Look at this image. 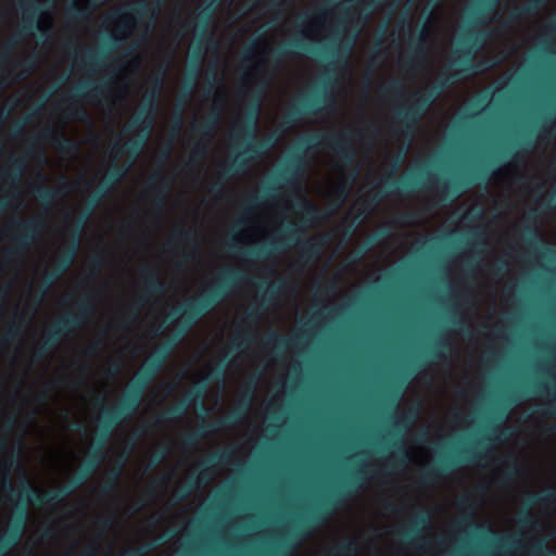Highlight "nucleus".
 <instances>
[{
    "label": "nucleus",
    "instance_id": "f8f14e48",
    "mask_svg": "<svg viewBox=\"0 0 556 556\" xmlns=\"http://www.w3.org/2000/svg\"><path fill=\"white\" fill-rule=\"evenodd\" d=\"M331 79L326 76L320 90L312 97L302 98L296 101L287 112L282 125L289 128L301 122L304 116L333 109L334 98L328 92V87L331 86Z\"/></svg>",
    "mask_w": 556,
    "mask_h": 556
},
{
    "label": "nucleus",
    "instance_id": "393cba45",
    "mask_svg": "<svg viewBox=\"0 0 556 556\" xmlns=\"http://www.w3.org/2000/svg\"><path fill=\"white\" fill-rule=\"evenodd\" d=\"M18 7L24 15V23L20 31L21 35H29L35 28L41 29L39 23V15L41 13L39 1L21 0Z\"/></svg>",
    "mask_w": 556,
    "mask_h": 556
},
{
    "label": "nucleus",
    "instance_id": "bf43d9fd",
    "mask_svg": "<svg viewBox=\"0 0 556 556\" xmlns=\"http://www.w3.org/2000/svg\"><path fill=\"white\" fill-rule=\"evenodd\" d=\"M294 545L290 541H285L280 548L275 553V556H289L290 547Z\"/></svg>",
    "mask_w": 556,
    "mask_h": 556
},
{
    "label": "nucleus",
    "instance_id": "423d86ee",
    "mask_svg": "<svg viewBox=\"0 0 556 556\" xmlns=\"http://www.w3.org/2000/svg\"><path fill=\"white\" fill-rule=\"evenodd\" d=\"M457 506L465 513L463 518L456 522L457 528L462 529L472 526L473 531L486 540L488 548L475 552L470 556H504L525 552L529 556H556V549L549 548L543 540H534L529 546H526L517 535L497 536L490 527L475 523L473 518L477 505L470 496L460 497Z\"/></svg>",
    "mask_w": 556,
    "mask_h": 556
},
{
    "label": "nucleus",
    "instance_id": "4be33fe9",
    "mask_svg": "<svg viewBox=\"0 0 556 556\" xmlns=\"http://www.w3.org/2000/svg\"><path fill=\"white\" fill-rule=\"evenodd\" d=\"M402 163H403V157L400 155L393 160L391 168L387 175L388 178H392L396 175ZM416 187H417V181L414 178L402 177L397 180L387 179L386 186H384V194L410 192V191L415 190Z\"/></svg>",
    "mask_w": 556,
    "mask_h": 556
},
{
    "label": "nucleus",
    "instance_id": "4c0bfd02",
    "mask_svg": "<svg viewBox=\"0 0 556 556\" xmlns=\"http://www.w3.org/2000/svg\"><path fill=\"white\" fill-rule=\"evenodd\" d=\"M261 287L264 288L263 295H262V302L265 305H267L268 303L273 302L278 296V294L282 290L283 283H282V281H278V282H274V283H268L266 286L262 285Z\"/></svg>",
    "mask_w": 556,
    "mask_h": 556
},
{
    "label": "nucleus",
    "instance_id": "052dcab7",
    "mask_svg": "<svg viewBox=\"0 0 556 556\" xmlns=\"http://www.w3.org/2000/svg\"><path fill=\"white\" fill-rule=\"evenodd\" d=\"M148 548H126L122 551L119 556H140L146 553Z\"/></svg>",
    "mask_w": 556,
    "mask_h": 556
},
{
    "label": "nucleus",
    "instance_id": "09e8293b",
    "mask_svg": "<svg viewBox=\"0 0 556 556\" xmlns=\"http://www.w3.org/2000/svg\"><path fill=\"white\" fill-rule=\"evenodd\" d=\"M253 338L254 337L252 334H241V333H238L231 340L230 346H231V349H235V350L238 351L243 343H245V344L251 343Z\"/></svg>",
    "mask_w": 556,
    "mask_h": 556
},
{
    "label": "nucleus",
    "instance_id": "6e6d98bb",
    "mask_svg": "<svg viewBox=\"0 0 556 556\" xmlns=\"http://www.w3.org/2000/svg\"><path fill=\"white\" fill-rule=\"evenodd\" d=\"M383 507L386 510H388L389 513H392V514H402L406 510V507L405 506H400V505H396L394 502L392 501H386L383 503Z\"/></svg>",
    "mask_w": 556,
    "mask_h": 556
},
{
    "label": "nucleus",
    "instance_id": "a211bd4d",
    "mask_svg": "<svg viewBox=\"0 0 556 556\" xmlns=\"http://www.w3.org/2000/svg\"><path fill=\"white\" fill-rule=\"evenodd\" d=\"M484 457V454L477 451L476 448H465L462 450L457 456L455 457H444L440 460V463L435 467L428 468L420 476V483L422 485H430L437 479L441 478L443 475L451 472L458 460L462 462H473L476 459H481Z\"/></svg>",
    "mask_w": 556,
    "mask_h": 556
},
{
    "label": "nucleus",
    "instance_id": "f257e3e1",
    "mask_svg": "<svg viewBox=\"0 0 556 556\" xmlns=\"http://www.w3.org/2000/svg\"><path fill=\"white\" fill-rule=\"evenodd\" d=\"M179 338L180 336L173 341L160 344L152 352L116 406L108 407L102 399H96L94 404L102 409L97 442L83 468L64 486L55 491H39L29 483L23 482L20 492L16 493L10 480L13 462L10 463L9 467L5 466V478L2 486L10 498L17 496V504L10 525L0 539V556L5 555L21 541L26 528L28 505L30 503L38 505L60 503L80 488L97 470L104 458L103 448L110 435L119 425L129 420L137 413L144 391L163 368Z\"/></svg>",
    "mask_w": 556,
    "mask_h": 556
},
{
    "label": "nucleus",
    "instance_id": "473e14b6",
    "mask_svg": "<svg viewBox=\"0 0 556 556\" xmlns=\"http://www.w3.org/2000/svg\"><path fill=\"white\" fill-rule=\"evenodd\" d=\"M150 185L154 188V190L157 192V197L154 201V204L157 208H162L164 203H165V200H166V197H167V192H168V184L164 181L163 178H161L160 176L155 175L151 178L150 180Z\"/></svg>",
    "mask_w": 556,
    "mask_h": 556
},
{
    "label": "nucleus",
    "instance_id": "f704fd0d",
    "mask_svg": "<svg viewBox=\"0 0 556 556\" xmlns=\"http://www.w3.org/2000/svg\"><path fill=\"white\" fill-rule=\"evenodd\" d=\"M126 460L127 455L123 456L118 466L109 472L108 481L102 485L103 494H109L115 489Z\"/></svg>",
    "mask_w": 556,
    "mask_h": 556
},
{
    "label": "nucleus",
    "instance_id": "4468645a",
    "mask_svg": "<svg viewBox=\"0 0 556 556\" xmlns=\"http://www.w3.org/2000/svg\"><path fill=\"white\" fill-rule=\"evenodd\" d=\"M254 389L255 382L252 383L249 393L244 395L239 406L230 414L218 420L202 424L195 431L188 433L184 439L185 445L187 447L194 446L206 434L240 424L251 406Z\"/></svg>",
    "mask_w": 556,
    "mask_h": 556
},
{
    "label": "nucleus",
    "instance_id": "79ce46f5",
    "mask_svg": "<svg viewBox=\"0 0 556 556\" xmlns=\"http://www.w3.org/2000/svg\"><path fill=\"white\" fill-rule=\"evenodd\" d=\"M264 344L265 345L274 344L278 349H286L290 344V339L287 338L286 336H282V334L276 333V332H270L267 336L266 340L264 341Z\"/></svg>",
    "mask_w": 556,
    "mask_h": 556
},
{
    "label": "nucleus",
    "instance_id": "e433bc0d",
    "mask_svg": "<svg viewBox=\"0 0 556 556\" xmlns=\"http://www.w3.org/2000/svg\"><path fill=\"white\" fill-rule=\"evenodd\" d=\"M357 552V543L353 540H345L331 549V556H352Z\"/></svg>",
    "mask_w": 556,
    "mask_h": 556
},
{
    "label": "nucleus",
    "instance_id": "1a4fd4ad",
    "mask_svg": "<svg viewBox=\"0 0 556 556\" xmlns=\"http://www.w3.org/2000/svg\"><path fill=\"white\" fill-rule=\"evenodd\" d=\"M304 229L302 227L289 224L275 239L268 244L258 247L245 252V255L253 258H268L277 252H280L291 245H299L303 256L309 261L319 257L325 241L318 239H301Z\"/></svg>",
    "mask_w": 556,
    "mask_h": 556
},
{
    "label": "nucleus",
    "instance_id": "0eeeda50",
    "mask_svg": "<svg viewBox=\"0 0 556 556\" xmlns=\"http://www.w3.org/2000/svg\"><path fill=\"white\" fill-rule=\"evenodd\" d=\"M242 275L235 268H226L210 289L195 300L187 301L182 306L173 309L167 318L169 321L180 320L184 325L182 336L187 329L215 308L226 299L236 282Z\"/></svg>",
    "mask_w": 556,
    "mask_h": 556
},
{
    "label": "nucleus",
    "instance_id": "603ef678",
    "mask_svg": "<svg viewBox=\"0 0 556 556\" xmlns=\"http://www.w3.org/2000/svg\"><path fill=\"white\" fill-rule=\"evenodd\" d=\"M261 317V312L255 308H249L243 317V321L249 325L255 324Z\"/></svg>",
    "mask_w": 556,
    "mask_h": 556
},
{
    "label": "nucleus",
    "instance_id": "c756f323",
    "mask_svg": "<svg viewBox=\"0 0 556 556\" xmlns=\"http://www.w3.org/2000/svg\"><path fill=\"white\" fill-rule=\"evenodd\" d=\"M231 458L230 452H219L211 455L199 464L200 476L207 480L208 469L213 468L217 464H227Z\"/></svg>",
    "mask_w": 556,
    "mask_h": 556
},
{
    "label": "nucleus",
    "instance_id": "0e129e2a",
    "mask_svg": "<svg viewBox=\"0 0 556 556\" xmlns=\"http://www.w3.org/2000/svg\"><path fill=\"white\" fill-rule=\"evenodd\" d=\"M118 22L124 29L131 26V21H130L129 14H118Z\"/></svg>",
    "mask_w": 556,
    "mask_h": 556
},
{
    "label": "nucleus",
    "instance_id": "72a5a7b5",
    "mask_svg": "<svg viewBox=\"0 0 556 556\" xmlns=\"http://www.w3.org/2000/svg\"><path fill=\"white\" fill-rule=\"evenodd\" d=\"M35 68V61L33 59H26L24 61L13 62L9 75L14 77L18 71L17 78L24 79L28 77Z\"/></svg>",
    "mask_w": 556,
    "mask_h": 556
},
{
    "label": "nucleus",
    "instance_id": "412c9836",
    "mask_svg": "<svg viewBox=\"0 0 556 556\" xmlns=\"http://www.w3.org/2000/svg\"><path fill=\"white\" fill-rule=\"evenodd\" d=\"M206 386H201L191 389L181 401L156 416L157 422H170L184 417L189 407L197 401L204 396Z\"/></svg>",
    "mask_w": 556,
    "mask_h": 556
},
{
    "label": "nucleus",
    "instance_id": "20e7f679",
    "mask_svg": "<svg viewBox=\"0 0 556 556\" xmlns=\"http://www.w3.org/2000/svg\"><path fill=\"white\" fill-rule=\"evenodd\" d=\"M484 36L480 31H470L463 39L462 47L457 50L452 65L457 68L453 74L441 78L427 92H416L414 102L396 111L397 122L401 124V134L412 137L421 118L445 90L446 87L464 78L465 75L473 74L480 70L481 63L472 61L473 53L482 46Z\"/></svg>",
    "mask_w": 556,
    "mask_h": 556
},
{
    "label": "nucleus",
    "instance_id": "69168bd1",
    "mask_svg": "<svg viewBox=\"0 0 556 556\" xmlns=\"http://www.w3.org/2000/svg\"><path fill=\"white\" fill-rule=\"evenodd\" d=\"M224 374H225V369L224 368H216V369L211 371L208 377H210L211 380L220 379V378L224 377Z\"/></svg>",
    "mask_w": 556,
    "mask_h": 556
},
{
    "label": "nucleus",
    "instance_id": "680f3d73",
    "mask_svg": "<svg viewBox=\"0 0 556 556\" xmlns=\"http://www.w3.org/2000/svg\"><path fill=\"white\" fill-rule=\"evenodd\" d=\"M101 349V341L97 340L91 345H89L85 353L87 356H94Z\"/></svg>",
    "mask_w": 556,
    "mask_h": 556
},
{
    "label": "nucleus",
    "instance_id": "7ed1b4c3",
    "mask_svg": "<svg viewBox=\"0 0 556 556\" xmlns=\"http://www.w3.org/2000/svg\"><path fill=\"white\" fill-rule=\"evenodd\" d=\"M320 147L331 148L348 166L353 165L355 162L356 151L351 130L329 135L311 134L302 137L298 141L295 150L286 166L278 173L274 181L264 188L262 194L254 195L250 200L245 207V213L256 208L262 201L274 195L277 190L276 182L293 188L305 172L306 162L304 155L309 151L318 150Z\"/></svg>",
    "mask_w": 556,
    "mask_h": 556
},
{
    "label": "nucleus",
    "instance_id": "e2e57ef3",
    "mask_svg": "<svg viewBox=\"0 0 556 556\" xmlns=\"http://www.w3.org/2000/svg\"><path fill=\"white\" fill-rule=\"evenodd\" d=\"M15 42H10L5 46L3 49V52L1 54V60L8 61L11 58L12 51L14 49Z\"/></svg>",
    "mask_w": 556,
    "mask_h": 556
},
{
    "label": "nucleus",
    "instance_id": "864d4df0",
    "mask_svg": "<svg viewBox=\"0 0 556 556\" xmlns=\"http://www.w3.org/2000/svg\"><path fill=\"white\" fill-rule=\"evenodd\" d=\"M134 13L138 18H144L150 15V5L146 2H141L134 8Z\"/></svg>",
    "mask_w": 556,
    "mask_h": 556
},
{
    "label": "nucleus",
    "instance_id": "c9c22d12",
    "mask_svg": "<svg viewBox=\"0 0 556 556\" xmlns=\"http://www.w3.org/2000/svg\"><path fill=\"white\" fill-rule=\"evenodd\" d=\"M451 349V343L443 336H439L429 350V356L432 359L440 361L445 358V351Z\"/></svg>",
    "mask_w": 556,
    "mask_h": 556
},
{
    "label": "nucleus",
    "instance_id": "de8ad7c7",
    "mask_svg": "<svg viewBox=\"0 0 556 556\" xmlns=\"http://www.w3.org/2000/svg\"><path fill=\"white\" fill-rule=\"evenodd\" d=\"M199 73H200V54L197 53L195 55V64H194V67H193V74H192V78L191 80L187 84L186 86V91L184 93L185 98L186 99H189V97L191 96V93L193 92L194 90V87H195V80H197V77L199 76Z\"/></svg>",
    "mask_w": 556,
    "mask_h": 556
},
{
    "label": "nucleus",
    "instance_id": "2eb2a0df",
    "mask_svg": "<svg viewBox=\"0 0 556 556\" xmlns=\"http://www.w3.org/2000/svg\"><path fill=\"white\" fill-rule=\"evenodd\" d=\"M106 91L108 84L105 81L98 84L85 81L79 84L73 90L67 100L71 102V104L81 100H86L88 102H100L101 98L106 93ZM62 112L68 119L85 122L88 118L87 111L84 108L77 105H67L62 109Z\"/></svg>",
    "mask_w": 556,
    "mask_h": 556
},
{
    "label": "nucleus",
    "instance_id": "39448f33",
    "mask_svg": "<svg viewBox=\"0 0 556 556\" xmlns=\"http://www.w3.org/2000/svg\"><path fill=\"white\" fill-rule=\"evenodd\" d=\"M265 90L266 84H263L255 90L250 106L245 112L244 124L232 135L235 139H239L241 136L245 139L244 149L237 153L232 161L223 167L218 174V180L212 184L211 191H220L230 177L247 170L253 162L268 153L277 143L278 138L274 135L260 141H253L257 134L261 104Z\"/></svg>",
    "mask_w": 556,
    "mask_h": 556
},
{
    "label": "nucleus",
    "instance_id": "f03ea898",
    "mask_svg": "<svg viewBox=\"0 0 556 556\" xmlns=\"http://www.w3.org/2000/svg\"><path fill=\"white\" fill-rule=\"evenodd\" d=\"M163 75H160L154 79L152 87L143 97V102L139 112L127 126L128 130L139 129V132L135 137L128 139L123 146H119L118 143L113 146L115 151V161H117L122 155L127 154L129 156V163L121 166L114 162L110 165L100 185L87 201L86 208L81 213V224L88 223L90 216L100 202L124 179L132 163L144 150L154 126L155 115L159 110V102L163 90Z\"/></svg>",
    "mask_w": 556,
    "mask_h": 556
},
{
    "label": "nucleus",
    "instance_id": "37998d69",
    "mask_svg": "<svg viewBox=\"0 0 556 556\" xmlns=\"http://www.w3.org/2000/svg\"><path fill=\"white\" fill-rule=\"evenodd\" d=\"M90 13H91V8L88 5L78 7L76 4H73L67 9V15L71 18L76 20V21L87 18L90 15Z\"/></svg>",
    "mask_w": 556,
    "mask_h": 556
},
{
    "label": "nucleus",
    "instance_id": "9b49d317",
    "mask_svg": "<svg viewBox=\"0 0 556 556\" xmlns=\"http://www.w3.org/2000/svg\"><path fill=\"white\" fill-rule=\"evenodd\" d=\"M353 45L354 38L348 43L342 42L341 49H325L313 47L307 43L304 38H295L273 51L271 59L275 63H279L282 59L291 56L294 50L305 51L314 54L321 61H327L328 72L330 73L337 67L348 64Z\"/></svg>",
    "mask_w": 556,
    "mask_h": 556
},
{
    "label": "nucleus",
    "instance_id": "a878e982",
    "mask_svg": "<svg viewBox=\"0 0 556 556\" xmlns=\"http://www.w3.org/2000/svg\"><path fill=\"white\" fill-rule=\"evenodd\" d=\"M554 498H555V492L551 489H545L544 491H542L539 494L529 495L526 501L527 509L520 514V516L518 518V523L520 526H525V527L533 526L534 521H533L532 515L530 513V508L536 504L548 503V502L553 501Z\"/></svg>",
    "mask_w": 556,
    "mask_h": 556
},
{
    "label": "nucleus",
    "instance_id": "49530a36",
    "mask_svg": "<svg viewBox=\"0 0 556 556\" xmlns=\"http://www.w3.org/2000/svg\"><path fill=\"white\" fill-rule=\"evenodd\" d=\"M300 205H301V208L303 210L304 217L307 220L312 222L318 217L319 212H318L317 206L314 205L313 203H311L308 200L302 199L300 202Z\"/></svg>",
    "mask_w": 556,
    "mask_h": 556
},
{
    "label": "nucleus",
    "instance_id": "c85d7f7f",
    "mask_svg": "<svg viewBox=\"0 0 556 556\" xmlns=\"http://www.w3.org/2000/svg\"><path fill=\"white\" fill-rule=\"evenodd\" d=\"M34 192L37 200L46 205L54 203L66 193L62 188H47L42 184H37Z\"/></svg>",
    "mask_w": 556,
    "mask_h": 556
},
{
    "label": "nucleus",
    "instance_id": "aec40b11",
    "mask_svg": "<svg viewBox=\"0 0 556 556\" xmlns=\"http://www.w3.org/2000/svg\"><path fill=\"white\" fill-rule=\"evenodd\" d=\"M516 402V397L514 395H509L496 407L492 417V425L489 428L491 434L484 438L485 441H502L513 434L511 428L504 425V422L508 417V413L513 404Z\"/></svg>",
    "mask_w": 556,
    "mask_h": 556
},
{
    "label": "nucleus",
    "instance_id": "bb28decb",
    "mask_svg": "<svg viewBox=\"0 0 556 556\" xmlns=\"http://www.w3.org/2000/svg\"><path fill=\"white\" fill-rule=\"evenodd\" d=\"M143 287L147 295L163 294L166 291L165 283L159 271L152 266H144L140 269Z\"/></svg>",
    "mask_w": 556,
    "mask_h": 556
},
{
    "label": "nucleus",
    "instance_id": "8fccbe9b",
    "mask_svg": "<svg viewBox=\"0 0 556 556\" xmlns=\"http://www.w3.org/2000/svg\"><path fill=\"white\" fill-rule=\"evenodd\" d=\"M539 233L535 227H527L526 229V241L530 247H539Z\"/></svg>",
    "mask_w": 556,
    "mask_h": 556
},
{
    "label": "nucleus",
    "instance_id": "774afa93",
    "mask_svg": "<svg viewBox=\"0 0 556 556\" xmlns=\"http://www.w3.org/2000/svg\"><path fill=\"white\" fill-rule=\"evenodd\" d=\"M52 387H53V386L50 383V384H48V386L43 389V391H42V392L40 393V395H39V397H40V400H41V401H46V400L48 399V396H49V394H50V392H51V390H52Z\"/></svg>",
    "mask_w": 556,
    "mask_h": 556
},
{
    "label": "nucleus",
    "instance_id": "13d9d810",
    "mask_svg": "<svg viewBox=\"0 0 556 556\" xmlns=\"http://www.w3.org/2000/svg\"><path fill=\"white\" fill-rule=\"evenodd\" d=\"M103 265H104V262H103V257L101 255H97L90 261V267L94 274H99L101 271V269L103 268Z\"/></svg>",
    "mask_w": 556,
    "mask_h": 556
},
{
    "label": "nucleus",
    "instance_id": "f3484780",
    "mask_svg": "<svg viewBox=\"0 0 556 556\" xmlns=\"http://www.w3.org/2000/svg\"><path fill=\"white\" fill-rule=\"evenodd\" d=\"M15 228L18 233L13 238V248L7 252L10 258H18L29 251L43 230V222L41 217L35 216L26 220H17Z\"/></svg>",
    "mask_w": 556,
    "mask_h": 556
},
{
    "label": "nucleus",
    "instance_id": "ddd939ff",
    "mask_svg": "<svg viewBox=\"0 0 556 556\" xmlns=\"http://www.w3.org/2000/svg\"><path fill=\"white\" fill-rule=\"evenodd\" d=\"M87 224H81V215L77 218L76 226L71 231V243L55 261L52 270L47 271L37 291L42 299L51 289L53 283L62 277L74 264L81 240V231Z\"/></svg>",
    "mask_w": 556,
    "mask_h": 556
},
{
    "label": "nucleus",
    "instance_id": "a19ab883",
    "mask_svg": "<svg viewBox=\"0 0 556 556\" xmlns=\"http://www.w3.org/2000/svg\"><path fill=\"white\" fill-rule=\"evenodd\" d=\"M106 56V53L103 51H87L86 52V60H84V65L86 67H100Z\"/></svg>",
    "mask_w": 556,
    "mask_h": 556
},
{
    "label": "nucleus",
    "instance_id": "5701e85b",
    "mask_svg": "<svg viewBox=\"0 0 556 556\" xmlns=\"http://www.w3.org/2000/svg\"><path fill=\"white\" fill-rule=\"evenodd\" d=\"M410 53L402 59L403 65L415 68L421 64L427 54V35L422 27L417 35L409 38Z\"/></svg>",
    "mask_w": 556,
    "mask_h": 556
},
{
    "label": "nucleus",
    "instance_id": "dca6fc26",
    "mask_svg": "<svg viewBox=\"0 0 556 556\" xmlns=\"http://www.w3.org/2000/svg\"><path fill=\"white\" fill-rule=\"evenodd\" d=\"M225 102V96L216 98V103L204 118L200 126L193 125L192 131L200 136V141L192 149L189 164L202 161L206 155V143L215 136L222 119V104Z\"/></svg>",
    "mask_w": 556,
    "mask_h": 556
},
{
    "label": "nucleus",
    "instance_id": "cd10ccee",
    "mask_svg": "<svg viewBox=\"0 0 556 556\" xmlns=\"http://www.w3.org/2000/svg\"><path fill=\"white\" fill-rule=\"evenodd\" d=\"M430 515L427 511L419 514L413 521V523L403 531V539L407 542L422 541L426 539L421 534V530L429 527Z\"/></svg>",
    "mask_w": 556,
    "mask_h": 556
},
{
    "label": "nucleus",
    "instance_id": "4d7b16f0",
    "mask_svg": "<svg viewBox=\"0 0 556 556\" xmlns=\"http://www.w3.org/2000/svg\"><path fill=\"white\" fill-rule=\"evenodd\" d=\"M166 453H167L166 448H162L161 451H159L157 453H155V454L151 457V459H150V467H151V468H154V467H156L157 465H160V464L164 460V458H165V456H166Z\"/></svg>",
    "mask_w": 556,
    "mask_h": 556
},
{
    "label": "nucleus",
    "instance_id": "7c9ffc66",
    "mask_svg": "<svg viewBox=\"0 0 556 556\" xmlns=\"http://www.w3.org/2000/svg\"><path fill=\"white\" fill-rule=\"evenodd\" d=\"M10 170L3 174V178L4 180H9L12 187H17L23 176L26 163L22 157H12L10 160Z\"/></svg>",
    "mask_w": 556,
    "mask_h": 556
},
{
    "label": "nucleus",
    "instance_id": "6ab92c4d",
    "mask_svg": "<svg viewBox=\"0 0 556 556\" xmlns=\"http://www.w3.org/2000/svg\"><path fill=\"white\" fill-rule=\"evenodd\" d=\"M420 410V405H416L409 407L404 414L397 417L394 421L392 437L395 439L393 442V447L395 451L394 458L402 466L406 465V463L410 459V455L407 448L404 446L402 440V433L409 429V427L417 419Z\"/></svg>",
    "mask_w": 556,
    "mask_h": 556
},
{
    "label": "nucleus",
    "instance_id": "c03bdc74",
    "mask_svg": "<svg viewBox=\"0 0 556 556\" xmlns=\"http://www.w3.org/2000/svg\"><path fill=\"white\" fill-rule=\"evenodd\" d=\"M542 5V1L541 0H533L529 3H527L526 5L521 7V8H518L514 15L516 17H522V16H529V15H532L533 13H535L540 7Z\"/></svg>",
    "mask_w": 556,
    "mask_h": 556
},
{
    "label": "nucleus",
    "instance_id": "2f4dec72",
    "mask_svg": "<svg viewBox=\"0 0 556 556\" xmlns=\"http://www.w3.org/2000/svg\"><path fill=\"white\" fill-rule=\"evenodd\" d=\"M435 185L442 195L446 198L448 197L450 200H454L464 191V188L467 187L469 184H464L462 180L456 179L451 182L437 180Z\"/></svg>",
    "mask_w": 556,
    "mask_h": 556
},
{
    "label": "nucleus",
    "instance_id": "6e6552de",
    "mask_svg": "<svg viewBox=\"0 0 556 556\" xmlns=\"http://www.w3.org/2000/svg\"><path fill=\"white\" fill-rule=\"evenodd\" d=\"M363 470L351 473L338 488L324 497L306 516L300 518L294 527L292 538H303L311 530L328 521L338 507L344 504L362 489Z\"/></svg>",
    "mask_w": 556,
    "mask_h": 556
},
{
    "label": "nucleus",
    "instance_id": "58836bf2",
    "mask_svg": "<svg viewBox=\"0 0 556 556\" xmlns=\"http://www.w3.org/2000/svg\"><path fill=\"white\" fill-rule=\"evenodd\" d=\"M213 13L214 8L211 5H206L199 12V22L197 23V28L201 35H205L207 33Z\"/></svg>",
    "mask_w": 556,
    "mask_h": 556
},
{
    "label": "nucleus",
    "instance_id": "a18cd8bd",
    "mask_svg": "<svg viewBox=\"0 0 556 556\" xmlns=\"http://www.w3.org/2000/svg\"><path fill=\"white\" fill-rule=\"evenodd\" d=\"M381 93L399 96L404 91V84L399 79H392L388 85L380 88Z\"/></svg>",
    "mask_w": 556,
    "mask_h": 556
},
{
    "label": "nucleus",
    "instance_id": "b1692460",
    "mask_svg": "<svg viewBox=\"0 0 556 556\" xmlns=\"http://www.w3.org/2000/svg\"><path fill=\"white\" fill-rule=\"evenodd\" d=\"M42 142L52 143L62 153H74L77 151V144L66 137V135L55 127H46L37 137Z\"/></svg>",
    "mask_w": 556,
    "mask_h": 556
},
{
    "label": "nucleus",
    "instance_id": "9d476101",
    "mask_svg": "<svg viewBox=\"0 0 556 556\" xmlns=\"http://www.w3.org/2000/svg\"><path fill=\"white\" fill-rule=\"evenodd\" d=\"M78 312L59 319L48 331L42 344L33 353V359L39 362L53 351L70 332L84 327L94 312V305L89 296L83 298L77 303Z\"/></svg>",
    "mask_w": 556,
    "mask_h": 556
},
{
    "label": "nucleus",
    "instance_id": "5fc2aeb1",
    "mask_svg": "<svg viewBox=\"0 0 556 556\" xmlns=\"http://www.w3.org/2000/svg\"><path fill=\"white\" fill-rule=\"evenodd\" d=\"M194 488H195L194 481L188 482L184 488L179 489V491L177 492V500L185 501L190 495V493L192 492V490Z\"/></svg>",
    "mask_w": 556,
    "mask_h": 556
},
{
    "label": "nucleus",
    "instance_id": "3c124183",
    "mask_svg": "<svg viewBox=\"0 0 556 556\" xmlns=\"http://www.w3.org/2000/svg\"><path fill=\"white\" fill-rule=\"evenodd\" d=\"M172 238L178 241L190 242L194 241L195 236L194 232L191 230L180 229L176 231Z\"/></svg>",
    "mask_w": 556,
    "mask_h": 556
},
{
    "label": "nucleus",
    "instance_id": "ea45409f",
    "mask_svg": "<svg viewBox=\"0 0 556 556\" xmlns=\"http://www.w3.org/2000/svg\"><path fill=\"white\" fill-rule=\"evenodd\" d=\"M23 328L18 323H11L8 329L4 332L2 338V343H10L18 341L22 337Z\"/></svg>",
    "mask_w": 556,
    "mask_h": 556
},
{
    "label": "nucleus",
    "instance_id": "338daca9",
    "mask_svg": "<svg viewBox=\"0 0 556 556\" xmlns=\"http://www.w3.org/2000/svg\"><path fill=\"white\" fill-rule=\"evenodd\" d=\"M336 193L338 194V197L340 199H342V200L345 199L346 195H348V188H346V186L344 184L339 185L337 187V189H336Z\"/></svg>",
    "mask_w": 556,
    "mask_h": 556
}]
</instances>
